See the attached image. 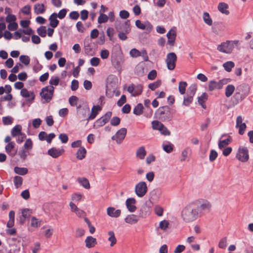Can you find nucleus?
I'll return each instance as SVG.
<instances>
[{
	"mask_svg": "<svg viewBox=\"0 0 253 253\" xmlns=\"http://www.w3.org/2000/svg\"><path fill=\"white\" fill-rule=\"evenodd\" d=\"M200 215L196 206L189 205L185 207L181 211V217L186 222H190L195 220Z\"/></svg>",
	"mask_w": 253,
	"mask_h": 253,
	"instance_id": "obj_1",
	"label": "nucleus"
},
{
	"mask_svg": "<svg viewBox=\"0 0 253 253\" xmlns=\"http://www.w3.org/2000/svg\"><path fill=\"white\" fill-rule=\"evenodd\" d=\"M239 44L240 41L238 40L226 41L218 45L217 49L221 52L230 54L235 49L239 48Z\"/></svg>",
	"mask_w": 253,
	"mask_h": 253,
	"instance_id": "obj_2",
	"label": "nucleus"
},
{
	"mask_svg": "<svg viewBox=\"0 0 253 253\" xmlns=\"http://www.w3.org/2000/svg\"><path fill=\"white\" fill-rule=\"evenodd\" d=\"M196 202V208L200 216L204 213H209L211 211L212 206L210 201L206 199H200Z\"/></svg>",
	"mask_w": 253,
	"mask_h": 253,
	"instance_id": "obj_3",
	"label": "nucleus"
},
{
	"mask_svg": "<svg viewBox=\"0 0 253 253\" xmlns=\"http://www.w3.org/2000/svg\"><path fill=\"white\" fill-rule=\"evenodd\" d=\"M157 115L159 119L163 122H169L172 119L170 109L168 106L160 107L157 111Z\"/></svg>",
	"mask_w": 253,
	"mask_h": 253,
	"instance_id": "obj_4",
	"label": "nucleus"
},
{
	"mask_svg": "<svg viewBox=\"0 0 253 253\" xmlns=\"http://www.w3.org/2000/svg\"><path fill=\"white\" fill-rule=\"evenodd\" d=\"M197 86L196 84H191L188 89L187 94L184 97L183 105L187 106L193 101V97L196 91Z\"/></svg>",
	"mask_w": 253,
	"mask_h": 253,
	"instance_id": "obj_5",
	"label": "nucleus"
},
{
	"mask_svg": "<svg viewBox=\"0 0 253 253\" xmlns=\"http://www.w3.org/2000/svg\"><path fill=\"white\" fill-rule=\"evenodd\" d=\"M54 87L52 86H47L42 89L40 95L42 99L44 100V102H49L52 98Z\"/></svg>",
	"mask_w": 253,
	"mask_h": 253,
	"instance_id": "obj_6",
	"label": "nucleus"
},
{
	"mask_svg": "<svg viewBox=\"0 0 253 253\" xmlns=\"http://www.w3.org/2000/svg\"><path fill=\"white\" fill-rule=\"evenodd\" d=\"M236 158L241 162H247L249 159L248 149L246 147H239L236 155Z\"/></svg>",
	"mask_w": 253,
	"mask_h": 253,
	"instance_id": "obj_7",
	"label": "nucleus"
},
{
	"mask_svg": "<svg viewBox=\"0 0 253 253\" xmlns=\"http://www.w3.org/2000/svg\"><path fill=\"white\" fill-rule=\"evenodd\" d=\"M148 187L146 183L144 181H140L137 183L134 188V192L139 198H142L147 193Z\"/></svg>",
	"mask_w": 253,
	"mask_h": 253,
	"instance_id": "obj_8",
	"label": "nucleus"
},
{
	"mask_svg": "<svg viewBox=\"0 0 253 253\" xmlns=\"http://www.w3.org/2000/svg\"><path fill=\"white\" fill-rule=\"evenodd\" d=\"M177 56L175 53L170 52L167 54L166 63L167 68L169 70H173L175 67Z\"/></svg>",
	"mask_w": 253,
	"mask_h": 253,
	"instance_id": "obj_9",
	"label": "nucleus"
},
{
	"mask_svg": "<svg viewBox=\"0 0 253 253\" xmlns=\"http://www.w3.org/2000/svg\"><path fill=\"white\" fill-rule=\"evenodd\" d=\"M112 116L111 112H107L104 116L97 120L93 126V127L95 129L98 128L105 125L109 120Z\"/></svg>",
	"mask_w": 253,
	"mask_h": 253,
	"instance_id": "obj_10",
	"label": "nucleus"
},
{
	"mask_svg": "<svg viewBox=\"0 0 253 253\" xmlns=\"http://www.w3.org/2000/svg\"><path fill=\"white\" fill-rule=\"evenodd\" d=\"M126 132L127 130L126 128H121L112 136V140H115L118 144H121L125 139Z\"/></svg>",
	"mask_w": 253,
	"mask_h": 253,
	"instance_id": "obj_11",
	"label": "nucleus"
},
{
	"mask_svg": "<svg viewBox=\"0 0 253 253\" xmlns=\"http://www.w3.org/2000/svg\"><path fill=\"white\" fill-rule=\"evenodd\" d=\"M136 26L141 30H146L148 33H150L153 29V26L148 21H145L144 23H142L140 20H137L135 21Z\"/></svg>",
	"mask_w": 253,
	"mask_h": 253,
	"instance_id": "obj_12",
	"label": "nucleus"
},
{
	"mask_svg": "<svg viewBox=\"0 0 253 253\" xmlns=\"http://www.w3.org/2000/svg\"><path fill=\"white\" fill-rule=\"evenodd\" d=\"M106 94L107 95L111 96L113 94L118 96L120 94V92L117 90V85L116 83L112 84H111L108 83L107 85Z\"/></svg>",
	"mask_w": 253,
	"mask_h": 253,
	"instance_id": "obj_13",
	"label": "nucleus"
},
{
	"mask_svg": "<svg viewBox=\"0 0 253 253\" xmlns=\"http://www.w3.org/2000/svg\"><path fill=\"white\" fill-rule=\"evenodd\" d=\"M236 127L239 129V133L240 135H243L244 133L246 125L243 122V119L241 116H238L236 119Z\"/></svg>",
	"mask_w": 253,
	"mask_h": 253,
	"instance_id": "obj_14",
	"label": "nucleus"
},
{
	"mask_svg": "<svg viewBox=\"0 0 253 253\" xmlns=\"http://www.w3.org/2000/svg\"><path fill=\"white\" fill-rule=\"evenodd\" d=\"M176 37V32L174 29H171L167 34L168 43L171 46H173Z\"/></svg>",
	"mask_w": 253,
	"mask_h": 253,
	"instance_id": "obj_15",
	"label": "nucleus"
},
{
	"mask_svg": "<svg viewBox=\"0 0 253 253\" xmlns=\"http://www.w3.org/2000/svg\"><path fill=\"white\" fill-rule=\"evenodd\" d=\"M136 200L134 198H129L126 200V205L129 212H133L136 211Z\"/></svg>",
	"mask_w": 253,
	"mask_h": 253,
	"instance_id": "obj_16",
	"label": "nucleus"
},
{
	"mask_svg": "<svg viewBox=\"0 0 253 253\" xmlns=\"http://www.w3.org/2000/svg\"><path fill=\"white\" fill-rule=\"evenodd\" d=\"M64 153V149H58L53 147L49 149L47 151V154L53 158H57L62 155Z\"/></svg>",
	"mask_w": 253,
	"mask_h": 253,
	"instance_id": "obj_17",
	"label": "nucleus"
},
{
	"mask_svg": "<svg viewBox=\"0 0 253 253\" xmlns=\"http://www.w3.org/2000/svg\"><path fill=\"white\" fill-rule=\"evenodd\" d=\"M77 110L78 116L79 118L81 119L85 118L90 112L89 108L87 106H84L82 108L78 107Z\"/></svg>",
	"mask_w": 253,
	"mask_h": 253,
	"instance_id": "obj_18",
	"label": "nucleus"
},
{
	"mask_svg": "<svg viewBox=\"0 0 253 253\" xmlns=\"http://www.w3.org/2000/svg\"><path fill=\"white\" fill-rule=\"evenodd\" d=\"M107 214L110 217L117 218L121 215V211L120 210H116L114 207H108L107 209Z\"/></svg>",
	"mask_w": 253,
	"mask_h": 253,
	"instance_id": "obj_19",
	"label": "nucleus"
},
{
	"mask_svg": "<svg viewBox=\"0 0 253 253\" xmlns=\"http://www.w3.org/2000/svg\"><path fill=\"white\" fill-rule=\"evenodd\" d=\"M228 8V4L224 2H219L217 6V9L218 11L222 14H225L226 15H228L230 13Z\"/></svg>",
	"mask_w": 253,
	"mask_h": 253,
	"instance_id": "obj_20",
	"label": "nucleus"
},
{
	"mask_svg": "<svg viewBox=\"0 0 253 253\" xmlns=\"http://www.w3.org/2000/svg\"><path fill=\"white\" fill-rule=\"evenodd\" d=\"M138 220L139 216L133 214H128L125 218V222L129 224H135Z\"/></svg>",
	"mask_w": 253,
	"mask_h": 253,
	"instance_id": "obj_21",
	"label": "nucleus"
},
{
	"mask_svg": "<svg viewBox=\"0 0 253 253\" xmlns=\"http://www.w3.org/2000/svg\"><path fill=\"white\" fill-rule=\"evenodd\" d=\"M101 110V107L99 105L93 106L91 109L90 114L88 116L86 119L87 122L89 120L94 119L98 114V112Z\"/></svg>",
	"mask_w": 253,
	"mask_h": 253,
	"instance_id": "obj_22",
	"label": "nucleus"
},
{
	"mask_svg": "<svg viewBox=\"0 0 253 253\" xmlns=\"http://www.w3.org/2000/svg\"><path fill=\"white\" fill-rule=\"evenodd\" d=\"M85 247L88 248L94 247L97 245V241L96 238L92 236H88L84 241Z\"/></svg>",
	"mask_w": 253,
	"mask_h": 253,
	"instance_id": "obj_23",
	"label": "nucleus"
},
{
	"mask_svg": "<svg viewBox=\"0 0 253 253\" xmlns=\"http://www.w3.org/2000/svg\"><path fill=\"white\" fill-rule=\"evenodd\" d=\"M20 93L23 97L27 98L28 100H33L35 98L34 93L31 91H29L26 88L22 89Z\"/></svg>",
	"mask_w": 253,
	"mask_h": 253,
	"instance_id": "obj_24",
	"label": "nucleus"
},
{
	"mask_svg": "<svg viewBox=\"0 0 253 253\" xmlns=\"http://www.w3.org/2000/svg\"><path fill=\"white\" fill-rule=\"evenodd\" d=\"M77 181L81 185L86 189H89L90 187L89 181L85 177H78L77 178Z\"/></svg>",
	"mask_w": 253,
	"mask_h": 253,
	"instance_id": "obj_25",
	"label": "nucleus"
},
{
	"mask_svg": "<svg viewBox=\"0 0 253 253\" xmlns=\"http://www.w3.org/2000/svg\"><path fill=\"white\" fill-rule=\"evenodd\" d=\"M92 43L89 40L85 41L84 42V50L86 54L89 55H92Z\"/></svg>",
	"mask_w": 253,
	"mask_h": 253,
	"instance_id": "obj_26",
	"label": "nucleus"
},
{
	"mask_svg": "<svg viewBox=\"0 0 253 253\" xmlns=\"http://www.w3.org/2000/svg\"><path fill=\"white\" fill-rule=\"evenodd\" d=\"M15 146V142L9 143L5 146V150L7 154L10 157H13L16 153H12V150Z\"/></svg>",
	"mask_w": 253,
	"mask_h": 253,
	"instance_id": "obj_27",
	"label": "nucleus"
},
{
	"mask_svg": "<svg viewBox=\"0 0 253 253\" xmlns=\"http://www.w3.org/2000/svg\"><path fill=\"white\" fill-rule=\"evenodd\" d=\"M146 155V151L144 146L139 147L136 151V157L140 160L144 159Z\"/></svg>",
	"mask_w": 253,
	"mask_h": 253,
	"instance_id": "obj_28",
	"label": "nucleus"
},
{
	"mask_svg": "<svg viewBox=\"0 0 253 253\" xmlns=\"http://www.w3.org/2000/svg\"><path fill=\"white\" fill-rule=\"evenodd\" d=\"M108 241L110 242V246L114 247L117 243V239L115 237V233L113 231H110L108 232Z\"/></svg>",
	"mask_w": 253,
	"mask_h": 253,
	"instance_id": "obj_29",
	"label": "nucleus"
},
{
	"mask_svg": "<svg viewBox=\"0 0 253 253\" xmlns=\"http://www.w3.org/2000/svg\"><path fill=\"white\" fill-rule=\"evenodd\" d=\"M57 14L56 13H53L49 18L50 26L53 28L56 27L59 23V21L57 19Z\"/></svg>",
	"mask_w": 253,
	"mask_h": 253,
	"instance_id": "obj_30",
	"label": "nucleus"
},
{
	"mask_svg": "<svg viewBox=\"0 0 253 253\" xmlns=\"http://www.w3.org/2000/svg\"><path fill=\"white\" fill-rule=\"evenodd\" d=\"M34 12L36 14H42L45 11L44 5L42 3H37L34 5Z\"/></svg>",
	"mask_w": 253,
	"mask_h": 253,
	"instance_id": "obj_31",
	"label": "nucleus"
},
{
	"mask_svg": "<svg viewBox=\"0 0 253 253\" xmlns=\"http://www.w3.org/2000/svg\"><path fill=\"white\" fill-rule=\"evenodd\" d=\"M202 18L205 23L207 25L209 26L212 25L213 21L208 12H204L202 15Z\"/></svg>",
	"mask_w": 253,
	"mask_h": 253,
	"instance_id": "obj_32",
	"label": "nucleus"
},
{
	"mask_svg": "<svg viewBox=\"0 0 253 253\" xmlns=\"http://www.w3.org/2000/svg\"><path fill=\"white\" fill-rule=\"evenodd\" d=\"M208 94L204 92L200 96L198 97V101L199 104L201 105V106L204 108L205 109L206 108V106L204 103L207 101L208 99Z\"/></svg>",
	"mask_w": 253,
	"mask_h": 253,
	"instance_id": "obj_33",
	"label": "nucleus"
},
{
	"mask_svg": "<svg viewBox=\"0 0 253 253\" xmlns=\"http://www.w3.org/2000/svg\"><path fill=\"white\" fill-rule=\"evenodd\" d=\"M231 142V137L229 136L224 140H220L218 141V146L220 149L227 147V146Z\"/></svg>",
	"mask_w": 253,
	"mask_h": 253,
	"instance_id": "obj_34",
	"label": "nucleus"
},
{
	"mask_svg": "<svg viewBox=\"0 0 253 253\" xmlns=\"http://www.w3.org/2000/svg\"><path fill=\"white\" fill-rule=\"evenodd\" d=\"M22 126L19 125L15 126L11 130V133L13 137H16L22 132Z\"/></svg>",
	"mask_w": 253,
	"mask_h": 253,
	"instance_id": "obj_35",
	"label": "nucleus"
},
{
	"mask_svg": "<svg viewBox=\"0 0 253 253\" xmlns=\"http://www.w3.org/2000/svg\"><path fill=\"white\" fill-rule=\"evenodd\" d=\"M86 152V150L84 147H80L76 153L77 158L79 160L83 159L85 156Z\"/></svg>",
	"mask_w": 253,
	"mask_h": 253,
	"instance_id": "obj_36",
	"label": "nucleus"
},
{
	"mask_svg": "<svg viewBox=\"0 0 253 253\" xmlns=\"http://www.w3.org/2000/svg\"><path fill=\"white\" fill-rule=\"evenodd\" d=\"M15 212L13 211H10L9 213V220L7 223V226L9 228L12 227L14 224Z\"/></svg>",
	"mask_w": 253,
	"mask_h": 253,
	"instance_id": "obj_37",
	"label": "nucleus"
},
{
	"mask_svg": "<svg viewBox=\"0 0 253 253\" xmlns=\"http://www.w3.org/2000/svg\"><path fill=\"white\" fill-rule=\"evenodd\" d=\"M83 198V195L79 192H75L71 195V199L72 202H80L82 200Z\"/></svg>",
	"mask_w": 253,
	"mask_h": 253,
	"instance_id": "obj_38",
	"label": "nucleus"
},
{
	"mask_svg": "<svg viewBox=\"0 0 253 253\" xmlns=\"http://www.w3.org/2000/svg\"><path fill=\"white\" fill-rule=\"evenodd\" d=\"M235 86L232 84L228 85L225 88V96L227 97L231 96L235 91Z\"/></svg>",
	"mask_w": 253,
	"mask_h": 253,
	"instance_id": "obj_39",
	"label": "nucleus"
},
{
	"mask_svg": "<svg viewBox=\"0 0 253 253\" xmlns=\"http://www.w3.org/2000/svg\"><path fill=\"white\" fill-rule=\"evenodd\" d=\"M31 226L38 228L41 225V220L33 216L31 220Z\"/></svg>",
	"mask_w": 253,
	"mask_h": 253,
	"instance_id": "obj_40",
	"label": "nucleus"
},
{
	"mask_svg": "<svg viewBox=\"0 0 253 253\" xmlns=\"http://www.w3.org/2000/svg\"><path fill=\"white\" fill-rule=\"evenodd\" d=\"M209 89L210 91H212L215 89H221V86L219 85L218 82L211 81L209 82Z\"/></svg>",
	"mask_w": 253,
	"mask_h": 253,
	"instance_id": "obj_41",
	"label": "nucleus"
},
{
	"mask_svg": "<svg viewBox=\"0 0 253 253\" xmlns=\"http://www.w3.org/2000/svg\"><path fill=\"white\" fill-rule=\"evenodd\" d=\"M18 155L20 157V158L21 160L24 161L26 159L27 157L28 154H29V152L27 151V150L22 148L18 152Z\"/></svg>",
	"mask_w": 253,
	"mask_h": 253,
	"instance_id": "obj_42",
	"label": "nucleus"
},
{
	"mask_svg": "<svg viewBox=\"0 0 253 253\" xmlns=\"http://www.w3.org/2000/svg\"><path fill=\"white\" fill-rule=\"evenodd\" d=\"M14 172L19 175H25L28 172V169L25 168H19L18 167H16L14 169Z\"/></svg>",
	"mask_w": 253,
	"mask_h": 253,
	"instance_id": "obj_43",
	"label": "nucleus"
},
{
	"mask_svg": "<svg viewBox=\"0 0 253 253\" xmlns=\"http://www.w3.org/2000/svg\"><path fill=\"white\" fill-rule=\"evenodd\" d=\"M157 130H159L161 134L165 136H169L170 134V132L163 124Z\"/></svg>",
	"mask_w": 253,
	"mask_h": 253,
	"instance_id": "obj_44",
	"label": "nucleus"
},
{
	"mask_svg": "<svg viewBox=\"0 0 253 253\" xmlns=\"http://www.w3.org/2000/svg\"><path fill=\"white\" fill-rule=\"evenodd\" d=\"M33 147V142L31 139H27L22 148L27 150H31Z\"/></svg>",
	"mask_w": 253,
	"mask_h": 253,
	"instance_id": "obj_45",
	"label": "nucleus"
},
{
	"mask_svg": "<svg viewBox=\"0 0 253 253\" xmlns=\"http://www.w3.org/2000/svg\"><path fill=\"white\" fill-rule=\"evenodd\" d=\"M143 106L142 104H138L133 109V113L137 116L140 115L143 113Z\"/></svg>",
	"mask_w": 253,
	"mask_h": 253,
	"instance_id": "obj_46",
	"label": "nucleus"
},
{
	"mask_svg": "<svg viewBox=\"0 0 253 253\" xmlns=\"http://www.w3.org/2000/svg\"><path fill=\"white\" fill-rule=\"evenodd\" d=\"M54 230L52 227H48L44 231V236L45 238L49 239L52 236Z\"/></svg>",
	"mask_w": 253,
	"mask_h": 253,
	"instance_id": "obj_47",
	"label": "nucleus"
},
{
	"mask_svg": "<svg viewBox=\"0 0 253 253\" xmlns=\"http://www.w3.org/2000/svg\"><path fill=\"white\" fill-rule=\"evenodd\" d=\"M234 63L232 61H228L223 64V66L224 69L228 72L231 71L232 69L234 67Z\"/></svg>",
	"mask_w": 253,
	"mask_h": 253,
	"instance_id": "obj_48",
	"label": "nucleus"
},
{
	"mask_svg": "<svg viewBox=\"0 0 253 253\" xmlns=\"http://www.w3.org/2000/svg\"><path fill=\"white\" fill-rule=\"evenodd\" d=\"M135 72L138 76H142L144 74V68L143 64H139L135 67Z\"/></svg>",
	"mask_w": 253,
	"mask_h": 253,
	"instance_id": "obj_49",
	"label": "nucleus"
},
{
	"mask_svg": "<svg viewBox=\"0 0 253 253\" xmlns=\"http://www.w3.org/2000/svg\"><path fill=\"white\" fill-rule=\"evenodd\" d=\"M142 86L140 84H138L137 85H134L133 88V94H132V96H135L136 95H138L140 94L142 91Z\"/></svg>",
	"mask_w": 253,
	"mask_h": 253,
	"instance_id": "obj_50",
	"label": "nucleus"
},
{
	"mask_svg": "<svg viewBox=\"0 0 253 253\" xmlns=\"http://www.w3.org/2000/svg\"><path fill=\"white\" fill-rule=\"evenodd\" d=\"M14 183L16 188H19L22 184L23 178L19 176H15L13 179Z\"/></svg>",
	"mask_w": 253,
	"mask_h": 253,
	"instance_id": "obj_51",
	"label": "nucleus"
},
{
	"mask_svg": "<svg viewBox=\"0 0 253 253\" xmlns=\"http://www.w3.org/2000/svg\"><path fill=\"white\" fill-rule=\"evenodd\" d=\"M187 85V83L185 82H180L179 83L178 89L181 94L185 93Z\"/></svg>",
	"mask_w": 253,
	"mask_h": 253,
	"instance_id": "obj_52",
	"label": "nucleus"
},
{
	"mask_svg": "<svg viewBox=\"0 0 253 253\" xmlns=\"http://www.w3.org/2000/svg\"><path fill=\"white\" fill-rule=\"evenodd\" d=\"M38 34L42 37H45L46 35L45 26H41L37 29Z\"/></svg>",
	"mask_w": 253,
	"mask_h": 253,
	"instance_id": "obj_53",
	"label": "nucleus"
},
{
	"mask_svg": "<svg viewBox=\"0 0 253 253\" xmlns=\"http://www.w3.org/2000/svg\"><path fill=\"white\" fill-rule=\"evenodd\" d=\"M60 79L58 77H52L49 81V86H56L59 84Z\"/></svg>",
	"mask_w": 253,
	"mask_h": 253,
	"instance_id": "obj_54",
	"label": "nucleus"
},
{
	"mask_svg": "<svg viewBox=\"0 0 253 253\" xmlns=\"http://www.w3.org/2000/svg\"><path fill=\"white\" fill-rule=\"evenodd\" d=\"M108 20V16L103 13H101L98 18V22L99 24L106 23L107 22Z\"/></svg>",
	"mask_w": 253,
	"mask_h": 253,
	"instance_id": "obj_55",
	"label": "nucleus"
},
{
	"mask_svg": "<svg viewBox=\"0 0 253 253\" xmlns=\"http://www.w3.org/2000/svg\"><path fill=\"white\" fill-rule=\"evenodd\" d=\"M161 81H157L156 82L150 84L148 85V87L150 89L152 90H154L155 89L159 87L161 85Z\"/></svg>",
	"mask_w": 253,
	"mask_h": 253,
	"instance_id": "obj_56",
	"label": "nucleus"
},
{
	"mask_svg": "<svg viewBox=\"0 0 253 253\" xmlns=\"http://www.w3.org/2000/svg\"><path fill=\"white\" fill-rule=\"evenodd\" d=\"M19 59L21 62L26 65H28L30 61V59L28 56L27 55H21L20 56Z\"/></svg>",
	"mask_w": 253,
	"mask_h": 253,
	"instance_id": "obj_57",
	"label": "nucleus"
},
{
	"mask_svg": "<svg viewBox=\"0 0 253 253\" xmlns=\"http://www.w3.org/2000/svg\"><path fill=\"white\" fill-rule=\"evenodd\" d=\"M169 222L166 220H164L160 222L159 227L163 230H166L169 227Z\"/></svg>",
	"mask_w": 253,
	"mask_h": 253,
	"instance_id": "obj_58",
	"label": "nucleus"
},
{
	"mask_svg": "<svg viewBox=\"0 0 253 253\" xmlns=\"http://www.w3.org/2000/svg\"><path fill=\"white\" fill-rule=\"evenodd\" d=\"M78 101V98L76 96H72L69 98V102L72 106H75L77 105Z\"/></svg>",
	"mask_w": 253,
	"mask_h": 253,
	"instance_id": "obj_59",
	"label": "nucleus"
},
{
	"mask_svg": "<svg viewBox=\"0 0 253 253\" xmlns=\"http://www.w3.org/2000/svg\"><path fill=\"white\" fill-rule=\"evenodd\" d=\"M154 211L155 213L158 216H161L163 215L164 210L161 207L159 206H156L154 209Z\"/></svg>",
	"mask_w": 253,
	"mask_h": 253,
	"instance_id": "obj_60",
	"label": "nucleus"
},
{
	"mask_svg": "<svg viewBox=\"0 0 253 253\" xmlns=\"http://www.w3.org/2000/svg\"><path fill=\"white\" fill-rule=\"evenodd\" d=\"M129 54L132 57H137L141 55L140 51L136 48L132 49L129 51Z\"/></svg>",
	"mask_w": 253,
	"mask_h": 253,
	"instance_id": "obj_61",
	"label": "nucleus"
},
{
	"mask_svg": "<svg viewBox=\"0 0 253 253\" xmlns=\"http://www.w3.org/2000/svg\"><path fill=\"white\" fill-rule=\"evenodd\" d=\"M21 11L25 15H29L31 13V6L29 5H26L23 7Z\"/></svg>",
	"mask_w": 253,
	"mask_h": 253,
	"instance_id": "obj_62",
	"label": "nucleus"
},
{
	"mask_svg": "<svg viewBox=\"0 0 253 253\" xmlns=\"http://www.w3.org/2000/svg\"><path fill=\"white\" fill-rule=\"evenodd\" d=\"M152 127L154 130H158L160 127L162 123L158 121H153L151 123Z\"/></svg>",
	"mask_w": 253,
	"mask_h": 253,
	"instance_id": "obj_63",
	"label": "nucleus"
},
{
	"mask_svg": "<svg viewBox=\"0 0 253 253\" xmlns=\"http://www.w3.org/2000/svg\"><path fill=\"white\" fill-rule=\"evenodd\" d=\"M100 60L98 57H93L90 60V64L93 66H97L99 64Z\"/></svg>",
	"mask_w": 253,
	"mask_h": 253,
	"instance_id": "obj_64",
	"label": "nucleus"
}]
</instances>
